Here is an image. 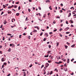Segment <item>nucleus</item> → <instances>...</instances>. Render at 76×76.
Wrapping results in <instances>:
<instances>
[{
  "label": "nucleus",
  "instance_id": "obj_1",
  "mask_svg": "<svg viewBox=\"0 0 76 76\" xmlns=\"http://www.w3.org/2000/svg\"><path fill=\"white\" fill-rule=\"evenodd\" d=\"M55 63H56V64H59L60 63H62V62H61V61H60L58 62H56Z\"/></svg>",
  "mask_w": 76,
  "mask_h": 76
},
{
  "label": "nucleus",
  "instance_id": "obj_2",
  "mask_svg": "<svg viewBox=\"0 0 76 76\" xmlns=\"http://www.w3.org/2000/svg\"><path fill=\"white\" fill-rule=\"evenodd\" d=\"M49 65H50V64H49L48 63H46V68L48 67V66Z\"/></svg>",
  "mask_w": 76,
  "mask_h": 76
},
{
  "label": "nucleus",
  "instance_id": "obj_3",
  "mask_svg": "<svg viewBox=\"0 0 76 76\" xmlns=\"http://www.w3.org/2000/svg\"><path fill=\"white\" fill-rule=\"evenodd\" d=\"M69 29V28L67 27V28H65L64 29V30H65V31H67V30Z\"/></svg>",
  "mask_w": 76,
  "mask_h": 76
},
{
  "label": "nucleus",
  "instance_id": "obj_4",
  "mask_svg": "<svg viewBox=\"0 0 76 76\" xmlns=\"http://www.w3.org/2000/svg\"><path fill=\"white\" fill-rule=\"evenodd\" d=\"M1 61L3 62L4 61H5V59H4V58H2L1 59Z\"/></svg>",
  "mask_w": 76,
  "mask_h": 76
},
{
  "label": "nucleus",
  "instance_id": "obj_5",
  "mask_svg": "<svg viewBox=\"0 0 76 76\" xmlns=\"http://www.w3.org/2000/svg\"><path fill=\"white\" fill-rule=\"evenodd\" d=\"M46 3H50V1L49 0H47L45 1Z\"/></svg>",
  "mask_w": 76,
  "mask_h": 76
},
{
  "label": "nucleus",
  "instance_id": "obj_6",
  "mask_svg": "<svg viewBox=\"0 0 76 76\" xmlns=\"http://www.w3.org/2000/svg\"><path fill=\"white\" fill-rule=\"evenodd\" d=\"M45 35L46 37H48V34L47 33H45Z\"/></svg>",
  "mask_w": 76,
  "mask_h": 76
},
{
  "label": "nucleus",
  "instance_id": "obj_7",
  "mask_svg": "<svg viewBox=\"0 0 76 76\" xmlns=\"http://www.w3.org/2000/svg\"><path fill=\"white\" fill-rule=\"evenodd\" d=\"M48 54H50V53H51L52 51L51 50H48Z\"/></svg>",
  "mask_w": 76,
  "mask_h": 76
},
{
  "label": "nucleus",
  "instance_id": "obj_8",
  "mask_svg": "<svg viewBox=\"0 0 76 76\" xmlns=\"http://www.w3.org/2000/svg\"><path fill=\"white\" fill-rule=\"evenodd\" d=\"M69 62H70V61H69V59H68L67 63H69Z\"/></svg>",
  "mask_w": 76,
  "mask_h": 76
},
{
  "label": "nucleus",
  "instance_id": "obj_9",
  "mask_svg": "<svg viewBox=\"0 0 76 76\" xmlns=\"http://www.w3.org/2000/svg\"><path fill=\"white\" fill-rule=\"evenodd\" d=\"M8 51L9 52H10L11 51V49L10 48L8 50Z\"/></svg>",
  "mask_w": 76,
  "mask_h": 76
},
{
  "label": "nucleus",
  "instance_id": "obj_10",
  "mask_svg": "<svg viewBox=\"0 0 76 76\" xmlns=\"http://www.w3.org/2000/svg\"><path fill=\"white\" fill-rule=\"evenodd\" d=\"M69 14V15H68V18H69V17H70V16H71V13L70 12Z\"/></svg>",
  "mask_w": 76,
  "mask_h": 76
},
{
  "label": "nucleus",
  "instance_id": "obj_11",
  "mask_svg": "<svg viewBox=\"0 0 76 76\" xmlns=\"http://www.w3.org/2000/svg\"><path fill=\"white\" fill-rule=\"evenodd\" d=\"M70 22H71V23H73V21L72 20H70Z\"/></svg>",
  "mask_w": 76,
  "mask_h": 76
},
{
  "label": "nucleus",
  "instance_id": "obj_12",
  "mask_svg": "<svg viewBox=\"0 0 76 76\" xmlns=\"http://www.w3.org/2000/svg\"><path fill=\"white\" fill-rule=\"evenodd\" d=\"M49 7L50 10H52V8H51V6H50Z\"/></svg>",
  "mask_w": 76,
  "mask_h": 76
},
{
  "label": "nucleus",
  "instance_id": "obj_13",
  "mask_svg": "<svg viewBox=\"0 0 76 76\" xmlns=\"http://www.w3.org/2000/svg\"><path fill=\"white\" fill-rule=\"evenodd\" d=\"M37 32V31L36 30L34 29L33 32Z\"/></svg>",
  "mask_w": 76,
  "mask_h": 76
},
{
  "label": "nucleus",
  "instance_id": "obj_14",
  "mask_svg": "<svg viewBox=\"0 0 76 76\" xmlns=\"http://www.w3.org/2000/svg\"><path fill=\"white\" fill-rule=\"evenodd\" d=\"M64 47H65L66 49H67V48H68V46H66V45H64Z\"/></svg>",
  "mask_w": 76,
  "mask_h": 76
},
{
  "label": "nucleus",
  "instance_id": "obj_15",
  "mask_svg": "<svg viewBox=\"0 0 76 76\" xmlns=\"http://www.w3.org/2000/svg\"><path fill=\"white\" fill-rule=\"evenodd\" d=\"M56 45L57 46H58V45H59V43H58V42H57L56 43Z\"/></svg>",
  "mask_w": 76,
  "mask_h": 76
},
{
  "label": "nucleus",
  "instance_id": "obj_16",
  "mask_svg": "<svg viewBox=\"0 0 76 76\" xmlns=\"http://www.w3.org/2000/svg\"><path fill=\"white\" fill-rule=\"evenodd\" d=\"M22 71H23V72H25V71H27V70H26V69H23L22 70Z\"/></svg>",
  "mask_w": 76,
  "mask_h": 76
},
{
  "label": "nucleus",
  "instance_id": "obj_17",
  "mask_svg": "<svg viewBox=\"0 0 76 76\" xmlns=\"http://www.w3.org/2000/svg\"><path fill=\"white\" fill-rule=\"evenodd\" d=\"M48 55H47L46 56H45L44 57H48Z\"/></svg>",
  "mask_w": 76,
  "mask_h": 76
},
{
  "label": "nucleus",
  "instance_id": "obj_18",
  "mask_svg": "<svg viewBox=\"0 0 76 76\" xmlns=\"http://www.w3.org/2000/svg\"><path fill=\"white\" fill-rule=\"evenodd\" d=\"M7 35L8 36H11L12 35V34H7Z\"/></svg>",
  "mask_w": 76,
  "mask_h": 76
},
{
  "label": "nucleus",
  "instance_id": "obj_19",
  "mask_svg": "<svg viewBox=\"0 0 76 76\" xmlns=\"http://www.w3.org/2000/svg\"><path fill=\"white\" fill-rule=\"evenodd\" d=\"M28 17H26V20H28Z\"/></svg>",
  "mask_w": 76,
  "mask_h": 76
},
{
  "label": "nucleus",
  "instance_id": "obj_20",
  "mask_svg": "<svg viewBox=\"0 0 76 76\" xmlns=\"http://www.w3.org/2000/svg\"><path fill=\"white\" fill-rule=\"evenodd\" d=\"M49 48H50L51 47V45H48Z\"/></svg>",
  "mask_w": 76,
  "mask_h": 76
},
{
  "label": "nucleus",
  "instance_id": "obj_21",
  "mask_svg": "<svg viewBox=\"0 0 76 76\" xmlns=\"http://www.w3.org/2000/svg\"><path fill=\"white\" fill-rule=\"evenodd\" d=\"M74 58H73L72 59H71V61H72V62L73 61V60H74Z\"/></svg>",
  "mask_w": 76,
  "mask_h": 76
},
{
  "label": "nucleus",
  "instance_id": "obj_22",
  "mask_svg": "<svg viewBox=\"0 0 76 76\" xmlns=\"http://www.w3.org/2000/svg\"><path fill=\"white\" fill-rule=\"evenodd\" d=\"M44 65H42V66L41 67V69H42V67H44Z\"/></svg>",
  "mask_w": 76,
  "mask_h": 76
},
{
  "label": "nucleus",
  "instance_id": "obj_23",
  "mask_svg": "<svg viewBox=\"0 0 76 76\" xmlns=\"http://www.w3.org/2000/svg\"><path fill=\"white\" fill-rule=\"evenodd\" d=\"M44 41H46V38H45L43 39Z\"/></svg>",
  "mask_w": 76,
  "mask_h": 76
},
{
  "label": "nucleus",
  "instance_id": "obj_24",
  "mask_svg": "<svg viewBox=\"0 0 76 76\" xmlns=\"http://www.w3.org/2000/svg\"><path fill=\"white\" fill-rule=\"evenodd\" d=\"M59 12H60V13H62V12H63V11H62V10H60L59 11Z\"/></svg>",
  "mask_w": 76,
  "mask_h": 76
},
{
  "label": "nucleus",
  "instance_id": "obj_25",
  "mask_svg": "<svg viewBox=\"0 0 76 76\" xmlns=\"http://www.w3.org/2000/svg\"><path fill=\"white\" fill-rule=\"evenodd\" d=\"M3 6H4L3 8H5L6 7V6H5L4 5H3Z\"/></svg>",
  "mask_w": 76,
  "mask_h": 76
},
{
  "label": "nucleus",
  "instance_id": "obj_26",
  "mask_svg": "<svg viewBox=\"0 0 76 76\" xmlns=\"http://www.w3.org/2000/svg\"><path fill=\"white\" fill-rule=\"evenodd\" d=\"M16 16H19V13H17L16 14Z\"/></svg>",
  "mask_w": 76,
  "mask_h": 76
},
{
  "label": "nucleus",
  "instance_id": "obj_27",
  "mask_svg": "<svg viewBox=\"0 0 76 76\" xmlns=\"http://www.w3.org/2000/svg\"><path fill=\"white\" fill-rule=\"evenodd\" d=\"M7 64V63L6 62L4 63V65H6Z\"/></svg>",
  "mask_w": 76,
  "mask_h": 76
},
{
  "label": "nucleus",
  "instance_id": "obj_28",
  "mask_svg": "<svg viewBox=\"0 0 76 76\" xmlns=\"http://www.w3.org/2000/svg\"><path fill=\"white\" fill-rule=\"evenodd\" d=\"M66 24H69V23L67 22V21H66Z\"/></svg>",
  "mask_w": 76,
  "mask_h": 76
},
{
  "label": "nucleus",
  "instance_id": "obj_29",
  "mask_svg": "<svg viewBox=\"0 0 76 76\" xmlns=\"http://www.w3.org/2000/svg\"><path fill=\"white\" fill-rule=\"evenodd\" d=\"M18 10H20V6H19L18 7Z\"/></svg>",
  "mask_w": 76,
  "mask_h": 76
},
{
  "label": "nucleus",
  "instance_id": "obj_30",
  "mask_svg": "<svg viewBox=\"0 0 76 76\" xmlns=\"http://www.w3.org/2000/svg\"><path fill=\"white\" fill-rule=\"evenodd\" d=\"M14 8H17V6L15 5L14 6Z\"/></svg>",
  "mask_w": 76,
  "mask_h": 76
},
{
  "label": "nucleus",
  "instance_id": "obj_31",
  "mask_svg": "<svg viewBox=\"0 0 76 76\" xmlns=\"http://www.w3.org/2000/svg\"><path fill=\"white\" fill-rule=\"evenodd\" d=\"M10 8H12V7L11 6V7H8V9H9V8L10 9Z\"/></svg>",
  "mask_w": 76,
  "mask_h": 76
},
{
  "label": "nucleus",
  "instance_id": "obj_32",
  "mask_svg": "<svg viewBox=\"0 0 76 76\" xmlns=\"http://www.w3.org/2000/svg\"><path fill=\"white\" fill-rule=\"evenodd\" d=\"M15 46V44H12V47H14Z\"/></svg>",
  "mask_w": 76,
  "mask_h": 76
},
{
  "label": "nucleus",
  "instance_id": "obj_33",
  "mask_svg": "<svg viewBox=\"0 0 76 76\" xmlns=\"http://www.w3.org/2000/svg\"><path fill=\"white\" fill-rule=\"evenodd\" d=\"M42 34H43V33L41 32V34H40V36H42Z\"/></svg>",
  "mask_w": 76,
  "mask_h": 76
},
{
  "label": "nucleus",
  "instance_id": "obj_34",
  "mask_svg": "<svg viewBox=\"0 0 76 76\" xmlns=\"http://www.w3.org/2000/svg\"><path fill=\"white\" fill-rule=\"evenodd\" d=\"M66 34H70V32H66Z\"/></svg>",
  "mask_w": 76,
  "mask_h": 76
},
{
  "label": "nucleus",
  "instance_id": "obj_35",
  "mask_svg": "<svg viewBox=\"0 0 76 76\" xmlns=\"http://www.w3.org/2000/svg\"><path fill=\"white\" fill-rule=\"evenodd\" d=\"M4 66H5L4 65H2V68H4Z\"/></svg>",
  "mask_w": 76,
  "mask_h": 76
},
{
  "label": "nucleus",
  "instance_id": "obj_36",
  "mask_svg": "<svg viewBox=\"0 0 76 76\" xmlns=\"http://www.w3.org/2000/svg\"><path fill=\"white\" fill-rule=\"evenodd\" d=\"M9 12V11H8V14H9V13H11V12Z\"/></svg>",
  "mask_w": 76,
  "mask_h": 76
},
{
  "label": "nucleus",
  "instance_id": "obj_37",
  "mask_svg": "<svg viewBox=\"0 0 76 76\" xmlns=\"http://www.w3.org/2000/svg\"><path fill=\"white\" fill-rule=\"evenodd\" d=\"M53 73V71H51L50 73V75H51Z\"/></svg>",
  "mask_w": 76,
  "mask_h": 76
},
{
  "label": "nucleus",
  "instance_id": "obj_38",
  "mask_svg": "<svg viewBox=\"0 0 76 76\" xmlns=\"http://www.w3.org/2000/svg\"><path fill=\"white\" fill-rule=\"evenodd\" d=\"M2 13H1V15H3V13H4V12H1Z\"/></svg>",
  "mask_w": 76,
  "mask_h": 76
},
{
  "label": "nucleus",
  "instance_id": "obj_39",
  "mask_svg": "<svg viewBox=\"0 0 76 76\" xmlns=\"http://www.w3.org/2000/svg\"><path fill=\"white\" fill-rule=\"evenodd\" d=\"M12 44H10V47H12Z\"/></svg>",
  "mask_w": 76,
  "mask_h": 76
},
{
  "label": "nucleus",
  "instance_id": "obj_40",
  "mask_svg": "<svg viewBox=\"0 0 76 76\" xmlns=\"http://www.w3.org/2000/svg\"><path fill=\"white\" fill-rule=\"evenodd\" d=\"M62 10H64V11H66V10L64 9L63 8H62Z\"/></svg>",
  "mask_w": 76,
  "mask_h": 76
},
{
  "label": "nucleus",
  "instance_id": "obj_41",
  "mask_svg": "<svg viewBox=\"0 0 76 76\" xmlns=\"http://www.w3.org/2000/svg\"><path fill=\"white\" fill-rule=\"evenodd\" d=\"M57 29H56L55 30H54L53 31L54 32H56V31H57Z\"/></svg>",
  "mask_w": 76,
  "mask_h": 76
},
{
  "label": "nucleus",
  "instance_id": "obj_42",
  "mask_svg": "<svg viewBox=\"0 0 76 76\" xmlns=\"http://www.w3.org/2000/svg\"><path fill=\"white\" fill-rule=\"evenodd\" d=\"M5 39L4 38V37H3V41H4Z\"/></svg>",
  "mask_w": 76,
  "mask_h": 76
},
{
  "label": "nucleus",
  "instance_id": "obj_43",
  "mask_svg": "<svg viewBox=\"0 0 76 76\" xmlns=\"http://www.w3.org/2000/svg\"><path fill=\"white\" fill-rule=\"evenodd\" d=\"M53 34V32H50L49 33V34L50 35H51V34Z\"/></svg>",
  "mask_w": 76,
  "mask_h": 76
},
{
  "label": "nucleus",
  "instance_id": "obj_44",
  "mask_svg": "<svg viewBox=\"0 0 76 76\" xmlns=\"http://www.w3.org/2000/svg\"><path fill=\"white\" fill-rule=\"evenodd\" d=\"M10 74L9 73V74L7 75V76H10Z\"/></svg>",
  "mask_w": 76,
  "mask_h": 76
},
{
  "label": "nucleus",
  "instance_id": "obj_45",
  "mask_svg": "<svg viewBox=\"0 0 76 76\" xmlns=\"http://www.w3.org/2000/svg\"><path fill=\"white\" fill-rule=\"evenodd\" d=\"M74 46H75V45H72L71 46V47H72V48L74 47Z\"/></svg>",
  "mask_w": 76,
  "mask_h": 76
},
{
  "label": "nucleus",
  "instance_id": "obj_46",
  "mask_svg": "<svg viewBox=\"0 0 76 76\" xmlns=\"http://www.w3.org/2000/svg\"><path fill=\"white\" fill-rule=\"evenodd\" d=\"M32 66V64H31V65L29 66V67H31Z\"/></svg>",
  "mask_w": 76,
  "mask_h": 76
},
{
  "label": "nucleus",
  "instance_id": "obj_47",
  "mask_svg": "<svg viewBox=\"0 0 76 76\" xmlns=\"http://www.w3.org/2000/svg\"><path fill=\"white\" fill-rule=\"evenodd\" d=\"M13 19H14V18H13L12 19L11 21L12 22H13Z\"/></svg>",
  "mask_w": 76,
  "mask_h": 76
},
{
  "label": "nucleus",
  "instance_id": "obj_48",
  "mask_svg": "<svg viewBox=\"0 0 76 76\" xmlns=\"http://www.w3.org/2000/svg\"><path fill=\"white\" fill-rule=\"evenodd\" d=\"M39 10H41V7H39Z\"/></svg>",
  "mask_w": 76,
  "mask_h": 76
},
{
  "label": "nucleus",
  "instance_id": "obj_49",
  "mask_svg": "<svg viewBox=\"0 0 76 76\" xmlns=\"http://www.w3.org/2000/svg\"><path fill=\"white\" fill-rule=\"evenodd\" d=\"M62 30H63V29L62 28H60L59 29L60 31H62Z\"/></svg>",
  "mask_w": 76,
  "mask_h": 76
},
{
  "label": "nucleus",
  "instance_id": "obj_50",
  "mask_svg": "<svg viewBox=\"0 0 76 76\" xmlns=\"http://www.w3.org/2000/svg\"><path fill=\"white\" fill-rule=\"evenodd\" d=\"M60 5L62 6V7H63V4H61Z\"/></svg>",
  "mask_w": 76,
  "mask_h": 76
},
{
  "label": "nucleus",
  "instance_id": "obj_51",
  "mask_svg": "<svg viewBox=\"0 0 76 76\" xmlns=\"http://www.w3.org/2000/svg\"><path fill=\"white\" fill-rule=\"evenodd\" d=\"M70 75H74V74L73 73H72L70 74Z\"/></svg>",
  "mask_w": 76,
  "mask_h": 76
},
{
  "label": "nucleus",
  "instance_id": "obj_52",
  "mask_svg": "<svg viewBox=\"0 0 76 76\" xmlns=\"http://www.w3.org/2000/svg\"><path fill=\"white\" fill-rule=\"evenodd\" d=\"M38 14H39V16H41V14L40 13H39Z\"/></svg>",
  "mask_w": 76,
  "mask_h": 76
},
{
  "label": "nucleus",
  "instance_id": "obj_53",
  "mask_svg": "<svg viewBox=\"0 0 76 76\" xmlns=\"http://www.w3.org/2000/svg\"><path fill=\"white\" fill-rule=\"evenodd\" d=\"M21 36H22L21 35H20L19 37V38H21Z\"/></svg>",
  "mask_w": 76,
  "mask_h": 76
},
{
  "label": "nucleus",
  "instance_id": "obj_54",
  "mask_svg": "<svg viewBox=\"0 0 76 76\" xmlns=\"http://www.w3.org/2000/svg\"><path fill=\"white\" fill-rule=\"evenodd\" d=\"M50 75V73L48 72V73H47V75Z\"/></svg>",
  "mask_w": 76,
  "mask_h": 76
},
{
  "label": "nucleus",
  "instance_id": "obj_55",
  "mask_svg": "<svg viewBox=\"0 0 76 76\" xmlns=\"http://www.w3.org/2000/svg\"><path fill=\"white\" fill-rule=\"evenodd\" d=\"M51 61H48V63H50V62H51Z\"/></svg>",
  "mask_w": 76,
  "mask_h": 76
},
{
  "label": "nucleus",
  "instance_id": "obj_56",
  "mask_svg": "<svg viewBox=\"0 0 76 76\" xmlns=\"http://www.w3.org/2000/svg\"><path fill=\"white\" fill-rule=\"evenodd\" d=\"M28 11L29 12H30V11H31V10H30V9H28Z\"/></svg>",
  "mask_w": 76,
  "mask_h": 76
},
{
  "label": "nucleus",
  "instance_id": "obj_57",
  "mask_svg": "<svg viewBox=\"0 0 76 76\" xmlns=\"http://www.w3.org/2000/svg\"><path fill=\"white\" fill-rule=\"evenodd\" d=\"M53 56H52L51 57V60L53 59Z\"/></svg>",
  "mask_w": 76,
  "mask_h": 76
},
{
  "label": "nucleus",
  "instance_id": "obj_58",
  "mask_svg": "<svg viewBox=\"0 0 76 76\" xmlns=\"http://www.w3.org/2000/svg\"><path fill=\"white\" fill-rule=\"evenodd\" d=\"M29 2H31L32 1V0H29Z\"/></svg>",
  "mask_w": 76,
  "mask_h": 76
},
{
  "label": "nucleus",
  "instance_id": "obj_59",
  "mask_svg": "<svg viewBox=\"0 0 76 76\" xmlns=\"http://www.w3.org/2000/svg\"><path fill=\"white\" fill-rule=\"evenodd\" d=\"M71 26H72V27H73V26H73V25L71 24Z\"/></svg>",
  "mask_w": 76,
  "mask_h": 76
},
{
  "label": "nucleus",
  "instance_id": "obj_60",
  "mask_svg": "<svg viewBox=\"0 0 76 76\" xmlns=\"http://www.w3.org/2000/svg\"><path fill=\"white\" fill-rule=\"evenodd\" d=\"M38 20H39L40 21H42V20H41V19H38Z\"/></svg>",
  "mask_w": 76,
  "mask_h": 76
},
{
  "label": "nucleus",
  "instance_id": "obj_61",
  "mask_svg": "<svg viewBox=\"0 0 76 76\" xmlns=\"http://www.w3.org/2000/svg\"><path fill=\"white\" fill-rule=\"evenodd\" d=\"M57 18H58V19H60V16H58H58H57Z\"/></svg>",
  "mask_w": 76,
  "mask_h": 76
},
{
  "label": "nucleus",
  "instance_id": "obj_62",
  "mask_svg": "<svg viewBox=\"0 0 76 76\" xmlns=\"http://www.w3.org/2000/svg\"><path fill=\"white\" fill-rule=\"evenodd\" d=\"M23 35H26V34H25V33H24L23 34Z\"/></svg>",
  "mask_w": 76,
  "mask_h": 76
},
{
  "label": "nucleus",
  "instance_id": "obj_63",
  "mask_svg": "<svg viewBox=\"0 0 76 76\" xmlns=\"http://www.w3.org/2000/svg\"><path fill=\"white\" fill-rule=\"evenodd\" d=\"M26 74H24V75H23L24 76H26Z\"/></svg>",
  "mask_w": 76,
  "mask_h": 76
},
{
  "label": "nucleus",
  "instance_id": "obj_64",
  "mask_svg": "<svg viewBox=\"0 0 76 76\" xmlns=\"http://www.w3.org/2000/svg\"><path fill=\"white\" fill-rule=\"evenodd\" d=\"M74 6L76 5V3H75V4H74Z\"/></svg>",
  "mask_w": 76,
  "mask_h": 76
}]
</instances>
